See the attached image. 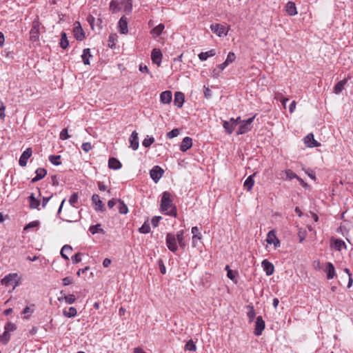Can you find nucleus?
<instances>
[{
	"mask_svg": "<svg viewBox=\"0 0 353 353\" xmlns=\"http://www.w3.org/2000/svg\"><path fill=\"white\" fill-rule=\"evenodd\" d=\"M180 130L179 128H174L171 131L168 132L166 134V137L168 139H171L176 137H177L179 134Z\"/></svg>",
	"mask_w": 353,
	"mask_h": 353,
	"instance_id": "48",
	"label": "nucleus"
},
{
	"mask_svg": "<svg viewBox=\"0 0 353 353\" xmlns=\"http://www.w3.org/2000/svg\"><path fill=\"white\" fill-rule=\"evenodd\" d=\"M286 179L289 180H292L293 179H300V178L294 172H292L291 170H286L285 172Z\"/></svg>",
	"mask_w": 353,
	"mask_h": 353,
	"instance_id": "50",
	"label": "nucleus"
},
{
	"mask_svg": "<svg viewBox=\"0 0 353 353\" xmlns=\"http://www.w3.org/2000/svg\"><path fill=\"white\" fill-rule=\"evenodd\" d=\"M10 339V334L7 332L4 331V332L0 335V343L6 345L8 343Z\"/></svg>",
	"mask_w": 353,
	"mask_h": 353,
	"instance_id": "45",
	"label": "nucleus"
},
{
	"mask_svg": "<svg viewBox=\"0 0 353 353\" xmlns=\"http://www.w3.org/2000/svg\"><path fill=\"white\" fill-rule=\"evenodd\" d=\"M110 10L112 13H117L123 10L126 14H129L132 10V4L131 0H112L110 3Z\"/></svg>",
	"mask_w": 353,
	"mask_h": 353,
	"instance_id": "2",
	"label": "nucleus"
},
{
	"mask_svg": "<svg viewBox=\"0 0 353 353\" xmlns=\"http://www.w3.org/2000/svg\"><path fill=\"white\" fill-rule=\"evenodd\" d=\"M254 175L255 174L250 175L244 181L243 186L248 191H250L254 185Z\"/></svg>",
	"mask_w": 353,
	"mask_h": 353,
	"instance_id": "30",
	"label": "nucleus"
},
{
	"mask_svg": "<svg viewBox=\"0 0 353 353\" xmlns=\"http://www.w3.org/2000/svg\"><path fill=\"white\" fill-rule=\"evenodd\" d=\"M225 269L228 270V273H227L228 277L231 280H234V279L235 277V273L229 268L228 265H226Z\"/></svg>",
	"mask_w": 353,
	"mask_h": 353,
	"instance_id": "58",
	"label": "nucleus"
},
{
	"mask_svg": "<svg viewBox=\"0 0 353 353\" xmlns=\"http://www.w3.org/2000/svg\"><path fill=\"white\" fill-rule=\"evenodd\" d=\"M70 137L68 130L66 128L63 129L60 133V139L61 140H66Z\"/></svg>",
	"mask_w": 353,
	"mask_h": 353,
	"instance_id": "55",
	"label": "nucleus"
},
{
	"mask_svg": "<svg viewBox=\"0 0 353 353\" xmlns=\"http://www.w3.org/2000/svg\"><path fill=\"white\" fill-rule=\"evenodd\" d=\"M63 315L67 318L74 317L77 315V309L74 307H70L68 310H63Z\"/></svg>",
	"mask_w": 353,
	"mask_h": 353,
	"instance_id": "34",
	"label": "nucleus"
},
{
	"mask_svg": "<svg viewBox=\"0 0 353 353\" xmlns=\"http://www.w3.org/2000/svg\"><path fill=\"white\" fill-rule=\"evenodd\" d=\"M28 199L29 201L30 207L31 208L36 209L39 206L40 201L34 197V194H31V195L28 196Z\"/></svg>",
	"mask_w": 353,
	"mask_h": 353,
	"instance_id": "37",
	"label": "nucleus"
},
{
	"mask_svg": "<svg viewBox=\"0 0 353 353\" xmlns=\"http://www.w3.org/2000/svg\"><path fill=\"white\" fill-rule=\"evenodd\" d=\"M108 166L110 169L118 170L121 168V163L117 159L111 157L108 160Z\"/></svg>",
	"mask_w": 353,
	"mask_h": 353,
	"instance_id": "31",
	"label": "nucleus"
},
{
	"mask_svg": "<svg viewBox=\"0 0 353 353\" xmlns=\"http://www.w3.org/2000/svg\"><path fill=\"white\" fill-rule=\"evenodd\" d=\"M184 231L183 230L179 231L175 235L176 241L180 248H184L186 246V243L184 240Z\"/></svg>",
	"mask_w": 353,
	"mask_h": 353,
	"instance_id": "27",
	"label": "nucleus"
},
{
	"mask_svg": "<svg viewBox=\"0 0 353 353\" xmlns=\"http://www.w3.org/2000/svg\"><path fill=\"white\" fill-rule=\"evenodd\" d=\"M81 261V253L78 252L73 256H72V261L73 263L76 264L79 263Z\"/></svg>",
	"mask_w": 353,
	"mask_h": 353,
	"instance_id": "57",
	"label": "nucleus"
},
{
	"mask_svg": "<svg viewBox=\"0 0 353 353\" xmlns=\"http://www.w3.org/2000/svg\"><path fill=\"white\" fill-rule=\"evenodd\" d=\"M72 283V279L71 277L67 276L63 279V285H68Z\"/></svg>",
	"mask_w": 353,
	"mask_h": 353,
	"instance_id": "62",
	"label": "nucleus"
},
{
	"mask_svg": "<svg viewBox=\"0 0 353 353\" xmlns=\"http://www.w3.org/2000/svg\"><path fill=\"white\" fill-rule=\"evenodd\" d=\"M161 219V216L153 217L151 220V223H152L153 227H154V228L157 227Z\"/></svg>",
	"mask_w": 353,
	"mask_h": 353,
	"instance_id": "59",
	"label": "nucleus"
},
{
	"mask_svg": "<svg viewBox=\"0 0 353 353\" xmlns=\"http://www.w3.org/2000/svg\"><path fill=\"white\" fill-rule=\"evenodd\" d=\"M81 148L84 152H88L92 149V146L90 143L85 142L82 144Z\"/></svg>",
	"mask_w": 353,
	"mask_h": 353,
	"instance_id": "54",
	"label": "nucleus"
},
{
	"mask_svg": "<svg viewBox=\"0 0 353 353\" xmlns=\"http://www.w3.org/2000/svg\"><path fill=\"white\" fill-rule=\"evenodd\" d=\"M334 248L336 250L341 251L342 248H346V244L343 240L336 239L334 241Z\"/></svg>",
	"mask_w": 353,
	"mask_h": 353,
	"instance_id": "47",
	"label": "nucleus"
},
{
	"mask_svg": "<svg viewBox=\"0 0 353 353\" xmlns=\"http://www.w3.org/2000/svg\"><path fill=\"white\" fill-rule=\"evenodd\" d=\"M162 53L159 49L154 48L151 52V59L154 63L157 64L158 66L161 65V59H162Z\"/></svg>",
	"mask_w": 353,
	"mask_h": 353,
	"instance_id": "12",
	"label": "nucleus"
},
{
	"mask_svg": "<svg viewBox=\"0 0 353 353\" xmlns=\"http://www.w3.org/2000/svg\"><path fill=\"white\" fill-rule=\"evenodd\" d=\"M69 46V41L68 40V37L66 33L62 32L61 34V40H60V46L63 49H66Z\"/></svg>",
	"mask_w": 353,
	"mask_h": 353,
	"instance_id": "39",
	"label": "nucleus"
},
{
	"mask_svg": "<svg viewBox=\"0 0 353 353\" xmlns=\"http://www.w3.org/2000/svg\"><path fill=\"white\" fill-rule=\"evenodd\" d=\"M39 225V221H34L30 222L28 225H26L24 228V230H27L29 228H33L35 227H38Z\"/></svg>",
	"mask_w": 353,
	"mask_h": 353,
	"instance_id": "53",
	"label": "nucleus"
},
{
	"mask_svg": "<svg viewBox=\"0 0 353 353\" xmlns=\"http://www.w3.org/2000/svg\"><path fill=\"white\" fill-rule=\"evenodd\" d=\"M192 146V139L189 137H185L181 141L180 145V150L186 152Z\"/></svg>",
	"mask_w": 353,
	"mask_h": 353,
	"instance_id": "19",
	"label": "nucleus"
},
{
	"mask_svg": "<svg viewBox=\"0 0 353 353\" xmlns=\"http://www.w3.org/2000/svg\"><path fill=\"white\" fill-rule=\"evenodd\" d=\"M324 271L327 274V279L329 280L332 279L336 276L334 266L330 262L326 263Z\"/></svg>",
	"mask_w": 353,
	"mask_h": 353,
	"instance_id": "17",
	"label": "nucleus"
},
{
	"mask_svg": "<svg viewBox=\"0 0 353 353\" xmlns=\"http://www.w3.org/2000/svg\"><path fill=\"white\" fill-rule=\"evenodd\" d=\"M256 115H254L247 120H243L236 131V135L243 134L250 132L252 128V123Z\"/></svg>",
	"mask_w": 353,
	"mask_h": 353,
	"instance_id": "4",
	"label": "nucleus"
},
{
	"mask_svg": "<svg viewBox=\"0 0 353 353\" xmlns=\"http://www.w3.org/2000/svg\"><path fill=\"white\" fill-rule=\"evenodd\" d=\"M172 92L169 90L164 91L161 92L160 95L161 102L164 104H169L172 101Z\"/></svg>",
	"mask_w": 353,
	"mask_h": 353,
	"instance_id": "22",
	"label": "nucleus"
},
{
	"mask_svg": "<svg viewBox=\"0 0 353 353\" xmlns=\"http://www.w3.org/2000/svg\"><path fill=\"white\" fill-rule=\"evenodd\" d=\"M313 266L316 270H320L321 269V264L320 261H314L313 262Z\"/></svg>",
	"mask_w": 353,
	"mask_h": 353,
	"instance_id": "63",
	"label": "nucleus"
},
{
	"mask_svg": "<svg viewBox=\"0 0 353 353\" xmlns=\"http://www.w3.org/2000/svg\"><path fill=\"white\" fill-rule=\"evenodd\" d=\"M246 307L248 309V311L247 312V316L249 319V322L251 323L254 321L256 316V312L252 305H248Z\"/></svg>",
	"mask_w": 353,
	"mask_h": 353,
	"instance_id": "38",
	"label": "nucleus"
},
{
	"mask_svg": "<svg viewBox=\"0 0 353 353\" xmlns=\"http://www.w3.org/2000/svg\"><path fill=\"white\" fill-rule=\"evenodd\" d=\"M165 243L168 248L172 252H176L178 250L177 241L175 234L168 233L165 238Z\"/></svg>",
	"mask_w": 353,
	"mask_h": 353,
	"instance_id": "6",
	"label": "nucleus"
},
{
	"mask_svg": "<svg viewBox=\"0 0 353 353\" xmlns=\"http://www.w3.org/2000/svg\"><path fill=\"white\" fill-rule=\"evenodd\" d=\"M304 143L306 145V146L310 148H314L318 147L320 145V143H318L314 138V135L312 133L308 134L305 138H304Z\"/></svg>",
	"mask_w": 353,
	"mask_h": 353,
	"instance_id": "16",
	"label": "nucleus"
},
{
	"mask_svg": "<svg viewBox=\"0 0 353 353\" xmlns=\"http://www.w3.org/2000/svg\"><path fill=\"white\" fill-rule=\"evenodd\" d=\"M119 32L120 34H126L128 30V19L125 16L121 17L118 22Z\"/></svg>",
	"mask_w": 353,
	"mask_h": 353,
	"instance_id": "15",
	"label": "nucleus"
},
{
	"mask_svg": "<svg viewBox=\"0 0 353 353\" xmlns=\"http://www.w3.org/2000/svg\"><path fill=\"white\" fill-rule=\"evenodd\" d=\"M154 142V138L147 136L143 141L142 145L145 148H149Z\"/></svg>",
	"mask_w": 353,
	"mask_h": 353,
	"instance_id": "44",
	"label": "nucleus"
},
{
	"mask_svg": "<svg viewBox=\"0 0 353 353\" xmlns=\"http://www.w3.org/2000/svg\"><path fill=\"white\" fill-rule=\"evenodd\" d=\"M61 296L58 297L59 302L65 301L67 304H72L76 301V297L74 294L65 295L63 291H61Z\"/></svg>",
	"mask_w": 353,
	"mask_h": 353,
	"instance_id": "21",
	"label": "nucleus"
},
{
	"mask_svg": "<svg viewBox=\"0 0 353 353\" xmlns=\"http://www.w3.org/2000/svg\"><path fill=\"white\" fill-rule=\"evenodd\" d=\"M119 203V211L122 214H126L128 212V206L124 203L123 201L119 199L117 200Z\"/></svg>",
	"mask_w": 353,
	"mask_h": 353,
	"instance_id": "40",
	"label": "nucleus"
},
{
	"mask_svg": "<svg viewBox=\"0 0 353 353\" xmlns=\"http://www.w3.org/2000/svg\"><path fill=\"white\" fill-rule=\"evenodd\" d=\"M17 329V326L14 323L11 322H8L5 325L4 331L9 333L10 332H13Z\"/></svg>",
	"mask_w": 353,
	"mask_h": 353,
	"instance_id": "49",
	"label": "nucleus"
},
{
	"mask_svg": "<svg viewBox=\"0 0 353 353\" xmlns=\"http://www.w3.org/2000/svg\"><path fill=\"white\" fill-rule=\"evenodd\" d=\"M196 347L194 341L192 339L189 340L185 345V350L193 352L196 351Z\"/></svg>",
	"mask_w": 353,
	"mask_h": 353,
	"instance_id": "46",
	"label": "nucleus"
},
{
	"mask_svg": "<svg viewBox=\"0 0 353 353\" xmlns=\"http://www.w3.org/2000/svg\"><path fill=\"white\" fill-rule=\"evenodd\" d=\"M92 57L90 54V49L85 48L83 50V54L81 55L82 61L85 65L90 64V58Z\"/></svg>",
	"mask_w": 353,
	"mask_h": 353,
	"instance_id": "35",
	"label": "nucleus"
},
{
	"mask_svg": "<svg viewBox=\"0 0 353 353\" xmlns=\"http://www.w3.org/2000/svg\"><path fill=\"white\" fill-rule=\"evenodd\" d=\"M89 231L92 234H95L97 232H102L103 230L101 228V224L97 223L96 225H90L89 228Z\"/></svg>",
	"mask_w": 353,
	"mask_h": 353,
	"instance_id": "41",
	"label": "nucleus"
},
{
	"mask_svg": "<svg viewBox=\"0 0 353 353\" xmlns=\"http://www.w3.org/2000/svg\"><path fill=\"white\" fill-rule=\"evenodd\" d=\"M266 241L268 244L273 243L276 248H279L281 244L279 239L276 235V231L274 230H272L268 233Z\"/></svg>",
	"mask_w": 353,
	"mask_h": 353,
	"instance_id": "10",
	"label": "nucleus"
},
{
	"mask_svg": "<svg viewBox=\"0 0 353 353\" xmlns=\"http://www.w3.org/2000/svg\"><path fill=\"white\" fill-rule=\"evenodd\" d=\"M129 141L130 143V147L133 150H137L139 148V138L138 133L136 131H133L131 134V136L129 139Z\"/></svg>",
	"mask_w": 353,
	"mask_h": 353,
	"instance_id": "18",
	"label": "nucleus"
},
{
	"mask_svg": "<svg viewBox=\"0 0 353 353\" xmlns=\"http://www.w3.org/2000/svg\"><path fill=\"white\" fill-rule=\"evenodd\" d=\"M347 82V79H344L339 81L335 85V86L334 88V92L336 94H340L343 91V90L344 89L345 85H346Z\"/></svg>",
	"mask_w": 353,
	"mask_h": 353,
	"instance_id": "28",
	"label": "nucleus"
},
{
	"mask_svg": "<svg viewBox=\"0 0 353 353\" xmlns=\"http://www.w3.org/2000/svg\"><path fill=\"white\" fill-rule=\"evenodd\" d=\"M210 30L213 33L221 37L228 34L229 26L220 23H213L210 26Z\"/></svg>",
	"mask_w": 353,
	"mask_h": 353,
	"instance_id": "5",
	"label": "nucleus"
},
{
	"mask_svg": "<svg viewBox=\"0 0 353 353\" xmlns=\"http://www.w3.org/2000/svg\"><path fill=\"white\" fill-rule=\"evenodd\" d=\"M191 232L193 234L192 236V245L196 246V240H201L202 239V235L201 234L197 226H194L191 229Z\"/></svg>",
	"mask_w": 353,
	"mask_h": 353,
	"instance_id": "25",
	"label": "nucleus"
},
{
	"mask_svg": "<svg viewBox=\"0 0 353 353\" xmlns=\"http://www.w3.org/2000/svg\"><path fill=\"white\" fill-rule=\"evenodd\" d=\"M5 110H6V107L4 106L3 103L2 102H1V106H0V118L1 119H4L5 117H6V114H5Z\"/></svg>",
	"mask_w": 353,
	"mask_h": 353,
	"instance_id": "60",
	"label": "nucleus"
},
{
	"mask_svg": "<svg viewBox=\"0 0 353 353\" xmlns=\"http://www.w3.org/2000/svg\"><path fill=\"white\" fill-rule=\"evenodd\" d=\"M296 103L295 101H293L291 102V103L290 104V106H289V111L290 113H292L295 108H296Z\"/></svg>",
	"mask_w": 353,
	"mask_h": 353,
	"instance_id": "64",
	"label": "nucleus"
},
{
	"mask_svg": "<svg viewBox=\"0 0 353 353\" xmlns=\"http://www.w3.org/2000/svg\"><path fill=\"white\" fill-rule=\"evenodd\" d=\"M163 173V170L159 165L154 166L150 172V177L155 183L159 181Z\"/></svg>",
	"mask_w": 353,
	"mask_h": 353,
	"instance_id": "9",
	"label": "nucleus"
},
{
	"mask_svg": "<svg viewBox=\"0 0 353 353\" xmlns=\"http://www.w3.org/2000/svg\"><path fill=\"white\" fill-rule=\"evenodd\" d=\"M60 159H61L60 155H50L48 157L49 161L54 165H59L61 164V162L60 161Z\"/></svg>",
	"mask_w": 353,
	"mask_h": 353,
	"instance_id": "42",
	"label": "nucleus"
},
{
	"mask_svg": "<svg viewBox=\"0 0 353 353\" xmlns=\"http://www.w3.org/2000/svg\"><path fill=\"white\" fill-rule=\"evenodd\" d=\"M161 209L163 212H165V214L176 217L177 212L176 206L174 205L171 199V194L168 192H164L162 194L161 200Z\"/></svg>",
	"mask_w": 353,
	"mask_h": 353,
	"instance_id": "1",
	"label": "nucleus"
},
{
	"mask_svg": "<svg viewBox=\"0 0 353 353\" xmlns=\"http://www.w3.org/2000/svg\"><path fill=\"white\" fill-rule=\"evenodd\" d=\"M32 154V150L31 148H27L21 155L19 160V164L21 167H24L27 165V162L28 159L31 157Z\"/></svg>",
	"mask_w": 353,
	"mask_h": 353,
	"instance_id": "11",
	"label": "nucleus"
},
{
	"mask_svg": "<svg viewBox=\"0 0 353 353\" xmlns=\"http://www.w3.org/2000/svg\"><path fill=\"white\" fill-rule=\"evenodd\" d=\"M265 327V323L262 316H257L256 319L254 334L257 336H261Z\"/></svg>",
	"mask_w": 353,
	"mask_h": 353,
	"instance_id": "8",
	"label": "nucleus"
},
{
	"mask_svg": "<svg viewBox=\"0 0 353 353\" xmlns=\"http://www.w3.org/2000/svg\"><path fill=\"white\" fill-rule=\"evenodd\" d=\"M39 22L37 20H34L32 22V28L30 31V39L32 42H36L39 41Z\"/></svg>",
	"mask_w": 353,
	"mask_h": 353,
	"instance_id": "7",
	"label": "nucleus"
},
{
	"mask_svg": "<svg viewBox=\"0 0 353 353\" xmlns=\"http://www.w3.org/2000/svg\"><path fill=\"white\" fill-rule=\"evenodd\" d=\"M73 32L75 39L78 41H82L85 37L84 32L81 28L79 22H77L75 23V26L73 28Z\"/></svg>",
	"mask_w": 353,
	"mask_h": 353,
	"instance_id": "14",
	"label": "nucleus"
},
{
	"mask_svg": "<svg viewBox=\"0 0 353 353\" xmlns=\"http://www.w3.org/2000/svg\"><path fill=\"white\" fill-rule=\"evenodd\" d=\"M117 36L115 34H110V35L109 36V38H108V42H109V44H108V45H109V46H110V48H112V47L115 45V43H114V40H115V39L117 38Z\"/></svg>",
	"mask_w": 353,
	"mask_h": 353,
	"instance_id": "56",
	"label": "nucleus"
},
{
	"mask_svg": "<svg viewBox=\"0 0 353 353\" xmlns=\"http://www.w3.org/2000/svg\"><path fill=\"white\" fill-rule=\"evenodd\" d=\"M92 203L95 205V210L97 211H103L104 210V205L103 202L100 200V197L98 194H94L92 196Z\"/></svg>",
	"mask_w": 353,
	"mask_h": 353,
	"instance_id": "20",
	"label": "nucleus"
},
{
	"mask_svg": "<svg viewBox=\"0 0 353 353\" xmlns=\"http://www.w3.org/2000/svg\"><path fill=\"white\" fill-rule=\"evenodd\" d=\"M261 266L263 268L267 276L272 275L274 272V265L270 262L268 259H264L261 262Z\"/></svg>",
	"mask_w": 353,
	"mask_h": 353,
	"instance_id": "13",
	"label": "nucleus"
},
{
	"mask_svg": "<svg viewBox=\"0 0 353 353\" xmlns=\"http://www.w3.org/2000/svg\"><path fill=\"white\" fill-rule=\"evenodd\" d=\"M285 10L290 16H294L297 14L296 7L294 3L289 1L285 6Z\"/></svg>",
	"mask_w": 353,
	"mask_h": 353,
	"instance_id": "26",
	"label": "nucleus"
},
{
	"mask_svg": "<svg viewBox=\"0 0 353 353\" xmlns=\"http://www.w3.org/2000/svg\"><path fill=\"white\" fill-rule=\"evenodd\" d=\"M35 172L36 176L31 180L32 183H36L37 181L44 178L47 174V170L45 168H38Z\"/></svg>",
	"mask_w": 353,
	"mask_h": 353,
	"instance_id": "23",
	"label": "nucleus"
},
{
	"mask_svg": "<svg viewBox=\"0 0 353 353\" xmlns=\"http://www.w3.org/2000/svg\"><path fill=\"white\" fill-rule=\"evenodd\" d=\"M139 232L141 234H148L150 232V226L148 221H145L142 226L139 229Z\"/></svg>",
	"mask_w": 353,
	"mask_h": 353,
	"instance_id": "43",
	"label": "nucleus"
},
{
	"mask_svg": "<svg viewBox=\"0 0 353 353\" xmlns=\"http://www.w3.org/2000/svg\"><path fill=\"white\" fill-rule=\"evenodd\" d=\"M184 103V95L182 92H176L174 94V104L178 108H181Z\"/></svg>",
	"mask_w": 353,
	"mask_h": 353,
	"instance_id": "29",
	"label": "nucleus"
},
{
	"mask_svg": "<svg viewBox=\"0 0 353 353\" xmlns=\"http://www.w3.org/2000/svg\"><path fill=\"white\" fill-rule=\"evenodd\" d=\"M235 58H236V56H235L234 53L230 52L228 53L226 60L225 61L228 63V65H229L230 63H232L235 60Z\"/></svg>",
	"mask_w": 353,
	"mask_h": 353,
	"instance_id": "52",
	"label": "nucleus"
},
{
	"mask_svg": "<svg viewBox=\"0 0 353 353\" xmlns=\"http://www.w3.org/2000/svg\"><path fill=\"white\" fill-rule=\"evenodd\" d=\"M164 28V25L163 23H160L151 30L150 34L152 35L154 38H157L162 33Z\"/></svg>",
	"mask_w": 353,
	"mask_h": 353,
	"instance_id": "32",
	"label": "nucleus"
},
{
	"mask_svg": "<svg viewBox=\"0 0 353 353\" xmlns=\"http://www.w3.org/2000/svg\"><path fill=\"white\" fill-rule=\"evenodd\" d=\"M72 250V248L70 245H65L61 248L60 254L64 259L69 260V258H68L67 254H70Z\"/></svg>",
	"mask_w": 353,
	"mask_h": 353,
	"instance_id": "36",
	"label": "nucleus"
},
{
	"mask_svg": "<svg viewBox=\"0 0 353 353\" xmlns=\"http://www.w3.org/2000/svg\"><path fill=\"white\" fill-rule=\"evenodd\" d=\"M159 269H160L161 273L163 274H165L166 272V270H165V267L163 264V262L161 259L159 260Z\"/></svg>",
	"mask_w": 353,
	"mask_h": 353,
	"instance_id": "61",
	"label": "nucleus"
},
{
	"mask_svg": "<svg viewBox=\"0 0 353 353\" xmlns=\"http://www.w3.org/2000/svg\"><path fill=\"white\" fill-rule=\"evenodd\" d=\"M78 201V194L74 192L69 199V203L71 205L74 206V204Z\"/></svg>",
	"mask_w": 353,
	"mask_h": 353,
	"instance_id": "51",
	"label": "nucleus"
},
{
	"mask_svg": "<svg viewBox=\"0 0 353 353\" xmlns=\"http://www.w3.org/2000/svg\"><path fill=\"white\" fill-rule=\"evenodd\" d=\"M216 54V50L214 49H212L207 52H202L199 54V58L201 61H203L207 60L208 57H214Z\"/></svg>",
	"mask_w": 353,
	"mask_h": 353,
	"instance_id": "33",
	"label": "nucleus"
},
{
	"mask_svg": "<svg viewBox=\"0 0 353 353\" xmlns=\"http://www.w3.org/2000/svg\"><path fill=\"white\" fill-rule=\"evenodd\" d=\"M1 282L6 286L12 285V290L10 291L12 292L20 284V279L17 273H10L3 277Z\"/></svg>",
	"mask_w": 353,
	"mask_h": 353,
	"instance_id": "3",
	"label": "nucleus"
},
{
	"mask_svg": "<svg viewBox=\"0 0 353 353\" xmlns=\"http://www.w3.org/2000/svg\"><path fill=\"white\" fill-rule=\"evenodd\" d=\"M223 127L228 134H231L236 127V123L231 121L230 119L229 121H223Z\"/></svg>",
	"mask_w": 353,
	"mask_h": 353,
	"instance_id": "24",
	"label": "nucleus"
}]
</instances>
